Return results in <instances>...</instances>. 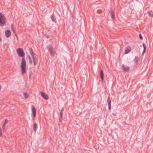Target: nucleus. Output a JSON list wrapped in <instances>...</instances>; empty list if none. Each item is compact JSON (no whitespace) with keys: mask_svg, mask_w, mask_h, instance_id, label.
I'll use <instances>...</instances> for the list:
<instances>
[{"mask_svg":"<svg viewBox=\"0 0 153 153\" xmlns=\"http://www.w3.org/2000/svg\"><path fill=\"white\" fill-rule=\"evenodd\" d=\"M63 108H62V110H63Z\"/></svg>","mask_w":153,"mask_h":153,"instance_id":"29","label":"nucleus"},{"mask_svg":"<svg viewBox=\"0 0 153 153\" xmlns=\"http://www.w3.org/2000/svg\"><path fill=\"white\" fill-rule=\"evenodd\" d=\"M111 17L113 19H114L115 18L114 16V13L112 10L111 9Z\"/></svg>","mask_w":153,"mask_h":153,"instance_id":"14","label":"nucleus"},{"mask_svg":"<svg viewBox=\"0 0 153 153\" xmlns=\"http://www.w3.org/2000/svg\"><path fill=\"white\" fill-rule=\"evenodd\" d=\"M1 38H0V41H1Z\"/></svg>","mask_w":153,"mask_h":153,"instance_id":"26","label":"nucleus"},{"mask_svg":"<svg viewBox=\"0 0 153 153\" xmlns=\"http://www.w3.org/2000/svg\"><path fill=\"white\" fill-rule=\"evenodd\" d=\"M1 85H0V90H1Z\"/></svg>","mask_w":153,"mask_h":153,"instance_id":"25","label":"nucleus"},{"mask_svg":"<svg viewBox=\"0 0 153 153\" xmlns=\"http://www.w3.org/2000/svg\"><path fill=\"white\" fill-rule=\"evenodd\" d=\"M5 45H6V44H4V46H5Z\"/></svg>","mask_w":153,"mask_h":153,"instance_id":"28","label":"nucleus"},{"mask_svg":"<svg viewBox=\"0 0 153 153\" xmlns=\"http://www.w3.org/2000/svg\"><path fill=\"white\" fill-rule=\"evenodd\" d=\"M11 27L12 30H13V33H14L15 32V28L13 27V25H11Z\"/></svg>","mask_w":153,"mask_h":153,"instance_id":"20","label":"nucleus"},{"mask_svg":"<svg viewBox=\"0 0 153 153\" xmlns=\"http://www.w3.org/2000/svg\"><path fill=\"white\" fill-rule=\"evenodd\" d=\"M60 116L59 117V120L60 121H61V118L62 117V111H61V112L60 113Z\"/></svg>","mask_w":153,"mask_h":153,"instance_id":"21","label":"nucleus"},{"mask_svg":"<svg viewBox=\"0 0 153 153\" xmlns=\"http://www.w3.org/2000/svg\"><path fill=\"white\" fill-rule=\"evenodd\" d=\"M131 50V48L130 46H127L125 50V53H127L130 51Z\"/></svg>","mask_w":153,"mask_h":153,"instance_id":"10","label":"nucleus"},{"mask_svg":"<svg viewBox=\"0 0 153 153\" xmlns=\"http://www.w3.org/2000/svg\"><path fill=\"white\" fill-rule=\"evenodd\" d=\"M121 68L122 70L125 71H128L129 69V67L123 64L122 65Z\"/></svg>","mask_w":153,"mask_h":153,"instance_id":"6","label":"nucleus"},{"mask_svg":"<svg viewBox=\"0 0 153 153\" xmlns=\"http://www.w3.org/2000/svg\"><path fill=\"white\" fill-rule=\"evenodd\" d=\"M29 51L33 58L34 65H35L38 63V56L33 52L31 48H29Z\"/></svg>","mask_w":153,"mask_h":153,"instance_id":"2","label":"nucleus"},{"mask_svg":"<svg viewBox=\"0 0 153 153\" xmlns=\"http://www.w3.org/2000/svg\"><path fill=\"white\" fill-rule=\"evenodd\" d=\"M25 98H27L28 97V94L26 93H23Z\"/></svg>","mask_w":153,"mask_h":153,"instance_id":"17","label":"nucleus"},{"mask_svg":"<svg viewBox=\"0 0 153 153\" xmlns=\"http://www.w3.org/2000/svg\"><path fill=\"white\" fill-rule=\"evenodd\" d=\"M51 20L53 21V22H56V20L55 18L53 16V15L52 14L51 16Z\"/></svg>","mask_w":153,"mask_h":153,"instance_id":"12","label":"nucleus"},{"mask_svg":"<svg viewBox=\"0 0 153 153\" xmlns=\"http://www.w3.org/2000/svg\"><path fill=\"white\" fill-rule=\"evenodd\" d=\"M7 122H8V121L6 119H5L4 123H7Z\"/></svg>","mask_w":153,"mask_h":153,"instance_id":"24","label":"nucleus"},{"mask_svg":"<svg viewBox=\"0 0 153 153\" xmlns=\"http://www.w3.org/2000/svg\"><path fill=\"white\" fill-rule=\"evenodd\" d=\"M16 52L18 55L22 57V60L21 65V72L22 74H25L26 70V64L25 59L24 57L25 53L22 48H19L17 49Z\"/></svg>","mask_w":153,"mask_h":153,"instance_id":"1","label":"nucleus"},{"mask_svg":"<svg viewBox=\"0 0 153 153\" xmlns=\"http://www.w3.org/2000/svg\"><path fill=\"white\" fill-rule=\"evenodd\" d=\"M100 77L103 81V73L102 70H101L100 71Z\"/></svg>","mask_w":153,"mask_h":153,"instance_id":"13","label":"nucleus"},{"mask_svg":"<svg viewBox=\"0 0 153 153\" xmlns=\"http://www.w3.org/2000/svg\"><path fill=\"white\" fill-rule=\"evenodd\" d=\"M143 48H144V50H143V51L142 52V54L143 55L145 52L146 51V45L144 43H143Z\"/></svg>","mask_w":153,"mask_h":153,"instance_id":"11","label":"nucleus"},{"mask_svg":"<svg viewBox=\"0 0 153 153\" xmlns=\"http://www.w3.org/2000/svg\"><path fill=\"white\" fill-rule=\"evenodd\" d=\"M139 58L138 56H136L134 58L135 63L137 64Z\"/></svg>","mask_w":153,"mask_h":153,"instance_id":"16","label":"nucleus"},{"mask_svg":"<svg viewBox=\"0 0 153 153\" xmlns=\"http://www.w3.org/2000/svg\"><path fill=\"white\" fill-rule=\"evenodd\" d=\"M147 13L149 16L153 17V12L152 11L148 12Z\"/></svg>","mask_w":153,"mask_h":153,"instance_id":"15","label":"nucleus"},{"mask_svg":"<svg viewBox=\"0 0 153 153\" xmlns=\"http://www.w3.org/2000/svg\"><path fill=\"white\" fill-rule=\"evenodd\" d=\"M5 36L7 38L9 37L11 35L10 31L9 30H6L5 31Z\"/></svg>","mask_w":153,"mask_h":153,"instance_id":"9","label":"nucleus"},{"mask_svg":"<svg viewBox=\"0 0 153 153\" xmlns=\"http://www.w3.org/2000/svg\"><path fill=\"white\" fill-rule=\"evenodd\" d=\"M5 124V123H4L3 124V126H2V129H3V131H4V129Z\"/></svg>","mask_w":153,"mask_h":153,"instance_id":"22","label":"nucleus"},{"mask_svg":"<svg viewBox=\"0 0 153 153\" xmlns=\"http://www.w3.org/2000/svg\"><path fill=\"white\" fill-rule=\"evenodd\" d=\"M107 102L108 105L109 109L110 110L111 108V101L110 97L109 96L108 97L107 100Z\"/></svg>","mask_w":153,"mask_h":153,"instance_id":"7","label":"nucleus"},{"mask_svg":"<svg viewBox=\"0 0 153 153\" xmlns=\"http://www.w3.org/2000/svg\"><path fill=\"white\" fill-rule=\"evenodd\" d=\"M6 21L5 17L1 13H0V26H2L4 25Z\"/></svg>","mask_w":153,"mask_h":153,"instance_id":"3","label":"nucleus"},{"mask_svg":"<svg viewBox=\"0 0 153 153\" xmlns=\"http://www.w3.org/2000/svg\"><path fill=\"white\" fill-rule=\"evenodd\" d=\"M40 94L41 96L46 100L48 99V95L42 91L40 92Z\"/></svg>","mask_w":153,"mask_h":153,"instance_id":"5","label":"nucleus"},{"mask_svg":"<svg viewBox=\"0 0 153 153\" xmlns=\"http://www.w3.org/2000/svg\"><path fill=\"white\" fill-rule=\"evenodd\" d=\"M28 58L29 59V63L30 64H32V62L31 57H30V56H28Z\"/></svg>","mask_w":153,"mask_h":153,"instance_id":"19","label":"nucleus"},{"mask_svg":"<svg viewBox=\"0 0 153 153\" xmlns=\"http://www.w3.org/2000/svg\"><path fill=\"white\" fill-rule=\"evenodd\" d=\"M31 111L34 117H35L36 115V109L32 105L31 107Z\"/></svg>","mask_w":153,"mask_h":153,"instance_id":"8","label":"nucleus"},{"mask_svg":"<svg viewBox=\"0 0 153 153\" xmlns=\"http://www.w3.org/2000/svg\"><path fill=\"white\" fill-rule=\"evenodd\" d=\"M36 123H34L33 124V128L34 129V131H36Z\"/></svg>","mask_w":153,"mask_h":153,"instance_id":"18","label":"nucleus"},{"mask_svg":"<svg viewBox=\"0 0 153 153\" xmlns=\"http://www.w3.org/2000/svg\"><path fill=\"white\" fill-rule=\"evenodd\" d=\"M46 37H47V38H48V36H46Z\"/></svg>","mask_w":153,"mask_h":153,"instance_id":"27","label":"nucleus"},{"mask_svg":"<svg viewBox=\"0 0 153 153\" xmlns=\"http://www.w3.org/2000/svg\"><path fill=\"white\" fill-rule=\"evenodd\" d=\"M139 37H140V39H143L142 36H141V34H139Z\"/></svg>","mask_w":153,"mask_h":153,"instance_id":"23","label":"nucleus"},{"mask_svg":"<svg viewBox=\"0 0 153 153\" xmlns=\"http://www.w3.org/2000/svg\"><path fill=\"white\" fill-rule=\"evenodd\" d=\"M48 48V50L50 52L52 56H53L54 55V52L52 47L50 45H48L47 47Z\"/></svg>","mask_w":153,"mask_h":153,"instance_id":"4","label":"nucleus"}]
</instances>
